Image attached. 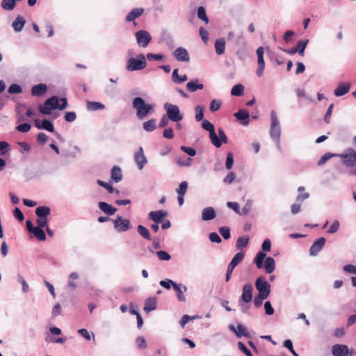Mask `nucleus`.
I'll list each match as a JSON object with an SVG mask.
<instances>
[{"mask_svg":"<svg viewBox=\"0 0 356 356\" xmlns=\"http://www.w3.org/2000/svg\"><path fill=\"white\" fill-rule=\"evenodd\" d=\"M333 356H348L349 350L346 345L335 344L332 347Z\"/></svg>","mask_w":356,"mask_h":356,"instance_id":"2eb2a0df","label":"nucleus"},{"mask_svg":"<svg viewBox=\"0 0 356 356\" xmlns=\"http://www.w3.org/2000/svg\"><path fill=\"white\" fill-rule=\"evenodd\" d=\"M209 240L213 243H220L222 240L220 236L216 232H211L209 234Z\"/></svg>","mask_w":356,"mask_h":356,"instance_id":"bf43d9fd","label":"nucleus"},{"mask_svg":"<svg viewBox=\"0 0 356 356\" xmlns=\"http://www.w3.org/2000/svg\"><path fill=\"white\" fill-rule=\"evenodd\" d=\"M25 19L23 17L18 15L13 22L12 26L16 32L21 31L24 26Z\"/></svg>","mask_w":356,"mask_h":356,"instance_id":"aec40b11","label":"nucleus"},{"mask_svg":"<svg viewBox=\"0 0 356 356\" xmlns=\"http://www.w3.org/2000/svg\"><path fill=\"white\" fill-rule=\"evenodd\" d=\"M255 287L258 295L263 298H267L270 292V285L262 276L259 277L255 282Z\"/></svg>","mask_w":356,"mask_h":356,"instance_id":"423d86ee","label":"nucleus"},{"mask_svg":"<svg viewBox=\"0 0 356 356\" xmlns=\"http://www.w3.org/2000/svg\"><path fill=\"white\" fill-rule=\"evenodd\" d=\"M227 207L233 209L236 213L241 215V212L240 211V207L237 202H228L227 203Z\"/></svg>","mask_w":356,"mask_h":356,"instance_id":"6e6d98bb","label":"nucleus"},{"mask_svg":"<svg viewBox=\"0 0 356 356\" xmlns=\"http://www.w3.org/2000/svg\"><path fill=\"white\" fill-rule=\"evenodd\" d=\"M67 106V102L65 97L58 98L57 96H53L47 99L44 104L39 105V111L42 115H50L52 110H64Z\"/></svg>","mask_w":356,"mask_h":356,"instance_id":"f257e3e1","label":"nucleus"},{"mask_svg":"<svg viewBox=\"0 0 356 356\" xmlns=\"http://www.w3.org/2000/svg\"><path fill=\"white\" fill-rule=\"evenodd\" d=\"M147 62L143 54L137 56L136 58H130L127 61L126 69L129 72L138 71L144 69L146 67Z\"/></svg>","mask_w":356,"mask_h":356,"instance_id":"20e7f679","label":"nucleus"},{"mask_svg":"<svg viewBox=\"0 0 356 356\" xmlns=\"http://www.w3.org/2000/svg\"><path fill=\"white\" fill-rule=\"evenodd\" d=\"M252 200H248L245 206L243 207L241 215H248L252 209Z\"/></svg>","mask_w":356,"mask_h":356,"instance_id":"49530a36","label":"nucleus"},{"mask_svg":"<svg viewBox=\"0 0 356 356\" xmlns=\"http://www.w3.org/2000/svg\"><path fill=\"white\" fill-rule=\"evenodd\" d=\"M258 61V69L257 70L256 74L258 76H261L265 68V62L264 56L257 57Z\"/></svg>","mask_w":356,"mask_h":356,"instance_id":"4c0bfd02","label":"nucleus"},{"mask_svg":"<svg viewBox=\"0 0 356 356\" xmlns=\"http://www.w3.org/2000/svg\"><path fill=\"white\" fill-rule=\"evenodd\" d=\"M202 126L204 129L209 132V134L215 131L214 126L207 120L202 121Z\"/></svg>","mask_w":356,"mask_h":356,"instance_id":"a18cd8bd","label":"nucleus"},{"mask_svg":"<svg viewBox=\"0 0 356 356\" xmlns=\"http://www.w3.org/2000/svg\"><path fill=\"white\" fill-rule=\"evenodd\" d=\"M156 255L160 260L168 261L170 259V255L167 252L163 250L157 251Z\"/></svg>","mask_w":356,"mask_h":356,"instance_id":"864d4df0","label":"nucleus"},{"mask_svg":"<svg viewBox=\"0 0 356 356\" xmlns=\"http://www.w3.org/2000/svg\"><path fill=\"white\" fill-rule=\"evenodd\" d=\"M266 256V253L262 251H260L259 252L257 253L254 259V262L258 268H261L263 267V262Z\"/></svg>","mask_w":356,"mask_h":356,"instance_id":"f704fd0d","label":"nucleus"},{"mask_svg":"<svg viewBox=\"0 0 356 356\" xmlns=\"http://www.w3.org/2000/svg\"><path fill=\"white\" fill-rule=\"evenodd\" d=\"M65 121L72 122H74L76 118V115L74 112H67L64 117Z\"/></svg>","mask_w":356,"mask_h":356,"instance_id":"052dcab7","label":"nucleus"},{"mask_svg":"<svg viewBox=\"0 0 356 356\" xmlns=\"http://www.w3.org/2000/svg\"><path fill=\"white\" fill-rule=\"evenodd\" d=\"M79 278V275L77 273H72L69 275V282L67 283V286L70 289V290H74L76 288V283L73 281L77 280Z\"/></svg>","mask_w":356,"mask_h":356,"instance_id":"c9c22d12","label":"nucleus"},{"mask_svg":"<svg viewBox=\"0 0 356 356\" xmlns=\"http://www.w3.org/2000/svg\"><path fill=\"white\" fill-rule=\"evenodd\" d=\"M31 127L30 124L23 123V124L18 125L16 127V129L19 132L26 133V132L29 131V130L31 129Z\"/></svg>","mask_w":356,"mask_h":356,"instance_id":"603ef678","label":"nucleus"},{"mask_svg":"<svg viewBox=\"0 0 356 356\" xmlns=\"http://www.w3.org/2000/svg\"><path fill=\"white\" fill-rule=\"evenodd\" d=\"M253 287L250 284H246L243 287L241 300L245 303H248L252 300Z\"/></svg>","mask_w":356,"mask_h":356,"instance_id":"ddd939ff","label":"nucleus"},{"mask_svg":"<svg viewBox=\"0 0 356 356\" xmlns=\"http://www.w3.org/2000/svg\"><path fill=\"white\" fill-rule=\"evenodd\" d=\"M264 309L266 314L270 316L274 314V309L269 301L264 303Z\"/></svg>","mask_w":356,"mask_h":356,"instance_id":"680f3d73","label":"nucleus"},{"mask_svg":"<svg viewBox=\"0 0 356 356\" xmlns=\"http://www.w3.org/2000/svg\"><path fill=\"white\" fill-rule=\"evenodd\" d=\"M134 161L137 165L138 168L141 170L143 169L147 160L144 154L143 149L140 147L138 150L135 153Z\"/></svg>","mask_w":356,"mask_h":356,"instance_id":"9b49d317","label":"nucleus"},{"mask_svg":"<svg viewBox=\"0 0 356 356\" xmlns=\"http://www.w3.org/2000/svg\"><path fill=\"white\" fill-rule=\"evenodd\" d=\"M38 217L47 218L50 213V208L48 207H39L35 210Z\"/></svg>","mask_w":356,"mask_h":356,"instance_id":"7c9ffc66","label":"nucleus"},{"mask_svg":"<svg viewBox=\"0 0 356 356\" xmlns=\"http://www.w3.org/2000/svg\"><path fill=\"white\" fill-rule=\"evenodd\" d=\"M143 128L145 131H146L147 132H151V131H154L156 128V120L152 118V119H150V120L143 122Z\"/></svg>","mask_w":356,"mask_h":356,"instance_id":"bb28decb","label":"nucleus"},{"mask_svg":"<svg viewBox=\"0 0 356 356\" xmlns=\"http://www.w3.org/2000/svg\"><path fill=\"white\" fill-rule=\"evenodd\" d=\"M188 188V183L186 181H182L179 187L176 189V192L178 195H184Z\"/></svg>","mask_w":356,"mask_h":356,"instance_id":"37998d69","label":"nucleus"},{"mask_svg":"<svg viewBox=\"0 0 356 356\" xmlns=\"http://www.w3.org/2000/svg\"><path fill=\"white\" fill-rule=\"evenodd\" d=\"M203 84L200 83L198 79H195L187 83L186 89H203Z\"/></svg>","mask_w":356,"mask_h":356,"instance_id":"72a5a7b5","label":"nucleus"},{"mask_svg":"<svg viewBox=\"0 0 356 356\" xmlns=\"http://www.w3.org/2000/svg\"><path fill=\"white\" fill-rule=\"evenodd\" d=\"M87 109L88 111H97V110H102L105 108V106L97 102H87Z\"/></svg>","mask_w":356,"mask_h":356,"instance_id":"c85d7f7f","label":"nucleus"},{"mask_svg":"<svg viewBox=\"0 0 356 356\" xmlns=\"http://www.w3.org/2000/svg\"><path fill=\"white\" fill-rule=\"evenodd\" d=\"M219 232L225 239L230 238V230L227 227H220Z\"/></svg>","mask_w":356,"mask_h":356,"instance_id":"3c124183","label":"nucleus"},{"mask_svg":"<svg viewBox=\"0 0 356 356\" xmlns=\"http://www.w3.org/2000/svg\"><path fill=\"white\" fill-rule=\"evenodd\" d=\"M338 154H331V153H327V154H325V155H323L321 159L318 161V165H323L325 162H327L329 159H330L331 158H332L333 156H337Z\"/></svg>","mask_w":356,"mask_h":356,"instance_id":"09e8293b","label":"nucleus"},{"mask_svg":"<svg viewBox=\"0 0 356 356\" xmlns=\"http://www.w3.org/2000/svg\"><path fill=\"white\" fill-rule=\"evenodd\" d=\"M216 211L211 207H207L202 210V219L204 221H208L216 217Z\"/></svg>","mask_w":356,"mask_h":356,"instance_id":"a211bd4d","label":"nucleus"},{"mask_svg":"<svg viewBox=\"0 0 356 356\" xmlns=\"http://www.w3.org/2000/svg\"><path fill=\"white\" fill-rule=\"evenodd\" d=\"M144 13V9L138 8L132 9L126 17L127 22L134 21L135 19L140 17Z\"/></svg>","mask_w":356,"mask_h":356,"instance_id":"6ab92c4d","label":"nucleus"},{"mask_svg":"<svg viewBox=\"0 0 356 356\" xmlns=\"http://www.w3.org/2000/svg\"><path fill=\"white\" fill-rule=\"evenodd\" d=\"M40 129H44L51 133L54 131V127L53 124L47 119H44L42 121Z\"/></svg>","mask_w":356,"mask_h":356,"instance_id":"ea45409f","label":"nucleus"},{"mask_svg":"<svg viewBox=\"0 0 356 356\" xmlns=\"http://www.w3.org/2000/svg\"><path fill=\"white\" fill-rule=\"evenodd\" d=\"M204 107L201 106H197L195 108V119L197 121H200L203 120L204 118Z\"/></svg>","mask_w":356,"mask_h":356,"instance_id":"de8ad7c7","label":"nucleus"},{"mask_svg":"<svg viewBox=\"0 0 356 356\" xmlns=\"http://www.w3.org/2000/svg\"><path fill=\"white\" fill-rule=\"evenodd\" d=\"M188 79V76L184 74L182 76H179L178 74V69H175L172 72V81L177 84H180L181 83H184Z\"/></svg>","mask_w":356,"mask_h":356,"instance_id":"393cba45","label":"nucleus"},{"mask_svg":"<svg viewBox=\"0 0 356 356\" xmlns=\"http://www.w3.org/2000/svg\"><path fill=\"white\" fill-rule=\"evenodd\" d=\"M1 6L5 10H13L16 6V0H2Z\"/></svg>","mask_w":356,"mask_h":356,"instance_id":"c756f323","label":"nucleus"},{"mask_svg":"<svg viewBox=\"0 0 356 356\" xmlns=\"http://www.w3.org/2000/svg\"><path fill=\"white\" fill-rule=\"evenodd\" d=\"M343 270L348 273H353L356 275V266L352 264H348L343 267Z\"/></svg>","mask_w":356,"mask_h":356,"instance_id":"774afa93","label":"nucleus"},{"mask_svg":"<svg viewBox=\"0 0 356 356\" xmlns=\"http://www.w3.org/2000/svg\"><path fill=\"white\" fill-rule=\"evenodd\" d=\"M173 56L179 62H188L190 56L186 49L178 47L173 52Z\"/></svg>","mask_w":356,"mask_h":356,"instance_id":"f8f14e48","label":"nucleus"},{"mask_svg":"<svg viewBox=\"0 0 356 356\" xmlns=\"http://www.w3.org/2000/svg\"><path fill=\"white\" fill-rule=\"evenodd\" d=\"M138 234L144 238L150 241L152 239L149 230L143 225H139L137 227Z\"/></svg>","mask_w":356,"mask_h":356,"instance_id":"2f4dec72","label":"nucleus"},{"mask_svg":"<svg viewBox=\"0 0 356 356\" xmlns=\"http://www.w3.org/2000/svg\"><path fill=\"white\" fill-rule=\"evenodd\" d=\"M133 108L136 111V116L139 120L145 118L148 113L153 110L154 105L147 104L141 97H136L132 102Z\"/></svg>","mask_w":356,"mask_h":356,"instance_id":"f03ea898","label":"nucleus"},{"mask_svg":"<svg viewBox=\"0 0 356 356\" xmlns=\"http://www.w3.org/2000/svg\"><path fill=\"white\" fill-rule=\"evenodd\" d=\"M197 17L199 19L204 22L205 23L209 22V18L207 15L205 8L203 6H200L197 9Z\"/></svg>","mask_w":356,"mask_h":356,"instance_id":"a19ab883","label":"nucleus"},{"mask_svg":"<svg viewBox=\"0 0 356 356\" xmlns=\"http://www.w3.org/2000/svg\"><path fill=\"white\" fill-rule=\"evenodd\" d=\"M159 284L161 286L164 287L165 289H170L171 286L173 287V284L176 283L171 280H161Z\"/></svg>","mask_w":356,"mask_h":356,"instance_id":"13d9d810","label":"nucleus"},{"mask_svg":"<svg viewBox=\"0 0 356 356\" xmlns=\"http://www.w3.org/2000/svg\"><path fill=\"white\" fill-rule=\"evenodd\" d=\"M281 135V127L275 111L270 112V136L275 141L277 149H280V138Z\"/></svg>","mask_w":356,"mask_h":356,"instance_id":"7ed1b4c3","label":"nucleus"},{"mask_svg":"<svg viewBox=\"0 0 356 356\" xmlns=\"http://www.w3.org/2000/svg\"><path fill=\"white\" fill-rule=\"evenodd\" d=\"M235 334L238 337H248L249 335L247 328L242 324L237 325Z\"/></svg>","mask_w":356,"mask_h":356,"instance_id":"e433bc0d","label":"nucleus"},{"mask_svg":"<svg viewBox=\"0 0 356 356\" xmlns=\"http://www.w3.org/2000/svg\"><path fill=\"white\" fill-rule=\"evenodd\" d=\"M77 332L87 341H90L91 339V335L86 329H79Z\"/></svg>","mask_w":356,"mask_h":356,"instance_id":"4d7b16f0","label":"nucleus"},{"mask_svg":"<svg viewBox=\"0 0 356 356\" xmlns=\"http://www.w3.org/2000/svg\"><path fill=\"white\" fill-rule=\"evenodd\" d=\"M136 38L138 44L142 47H146L151 42L152 37L149 33L145 30H140L136 33Z\"/></svg>","mask_w":356,"mask_h":356,"instance_id":"9d476101","label":"nucleus"},{"mask_svg":"<svg viewBox=\"0 0 356 356\" xmlns=\"http://www.w3.org/2000/svg\"><path fill=\"white\" fill-rule=\"evenodd\" d=\"M122 170L118 166H114L111 171V178L115 182H119L122 179Z\"/></svg>","mask_w":356,"mask_h":356,"instance_id":"cd10ccee","label":"nucleus"},{"mask_svg":"<svg viewBox=\"0 0 356 356\" xmlns=\"http://www.w3.org/2000/svg\"><path fill=\"white\" fill-rule=\"evenodd\" d=\"M163 40L170 49H172L174 47V41L172 36L166 35L163 38Z\"/></svg>","mask_w":356,"mask_h":356,"instance_id":"0e129e2a","label":"nucleus"},{"mask_svg":"<svg viewBox=\"0 0 356 356\" xmlns=\"http://www.w3.org/2000/svg\"><path fill=\"white\" fill-rule=\"evenodd\" d=\"M156 308V299L155 298H149L145 300L144 310L146 312H152Z\"/></svg>","mask_w":356,"mask_h":356,"instance_id":"b1692460","label":"nucleus"},{"mask_svg":"<svg viewBox=\"0 0 356 356\" xmlns=\"http://www.w3.org/2000/svg\"><path fill=\"white\" fill-rule=\"evenodd\" d=\"M32 233L40 241H44L46 239L45 233L40 227H35Z\"/></svg>","mask_w":356,"mask_h":356,"instance_id":"58836bf2","label":"nucleus"},{"mask_svg":"<svg viewBox=\"0 0 356 356\" xmlns=\"http://www.w3.org/2000/svg\"><path fill=\"white\" fill-rule=\"evenodd\" d=\"M339 226H340L339 222L337 220H335L333 222L332 225L330 226V227L328 230V233L334 234V233L337 232L339 228Z\"/></svg>","mask_w":356,"mask_h":356,"instance_id":"69168bd1","label":"nucleus"},{"mask_svg":"<svg viewBox=\"0 0 356 356\" xmlns=\"http://www.w3.org/2000/svg\"><path fill=\"white\" fill-rule=\"evenodd\" d=\"M114 228L118 232H124L131 228L130 220L122 218L121 216H117L113 220Z\"/></svg>","mask_w":356,"mask_h":356,"instance_id":"6e6552de","label":"nucleus"},{"mask_svg":"<svg viewBox=\"0 0 356 356\" xmlns=\"http://www.w3.org/2000/svg\"><path fill=\"white\" fill-rule=\"evenodd\" d=\"M337 156L342 159L343 163L347 167H353L356 163V152L352 148L348 149Z\"/></svg>","mask_w":356,"mask_h":356,"instance_id":"0eeeda50","label":"nucleus"},{"mask_svg":"<svg viewBox=\"0 0 356 356\" xmlns=\"http://www.w3.org/2000/svg\"><path fill=\"white\" fill-rule=\"evenodd\" d=\"M167 211L164 210L151 211L148 214V219L156 223H160L162 222L163 219L167 216Z\"/></svg>","mask_w":356,"mask_h":356,"instance_id":"4468645a","label":"nucleus"},{"mask_svg":"<svg viewBox=\"0 0 356 356\" xmlns=\"http://www.w3.org/2000/svg\"><path fill=\"white\" fill-rule=\"evenodd\" d=\"M238 347L240 350H241L246 356H253L251 352L245 347V346L242 342L238 343Z\"/></svg>","mask_w":356,"mask_h":356,"instance_id":"338daca9","label":"nucleus"},{"mask_svg":"<svg viewBox=\"0 0 356 356\" xmlns=\"http://www.w3.org/2000/svg\"><path fill=\"white\" fill-rule=\"evenodd\" d=\"M244 257V254L243 252L236 253L231 262L229 264L227 270V274L225 277V281L229 282L232 275V273L234 269V268L242 261Z\"/></svg>","mask_w":356,"mask_h":356,"instance_id":"1a4fd4ad","label":"nucleus"},{"mask_svg":"<svg viewBox=\"0 0 356 356\" xmlns=\"http://www.w3.org/2000/svg\"><path fill=\"white\" fill-rule=\"evenodd\" d=\"M163 137L167 139H172L175 137L173 130L171 127H167L163 133Z\"/></svg>","mask_w":356,"mask_h":356,"instance_id":"5fc2aeb1","label":"nucleus"},{"mask_svg":"<svg viewBox=\"0 0 356 356\" xmlns=\"http://www.w3.org/2000/svg\"><path fill=\"white\" fill-rule=\"evenodd\" d=\"M308 42V39L299 40L296 46V53H298L300 56H303L305 49L307 47Z\"/></svg>","mask_w":356,"mask_h":356,"instance_id":"a878e982","label":"nucleus"},{"mask_svg":"<svg viewBox=\"0 0 356 356\" xmlns=\"http://www.w3.org/2000/svg\"><path fill=\"white\" fill-rule=\"evenodd\" d=\"M234 163V156L232 153L229 152L227 155L226 162H225V166L227 170H230Z\"/></svg>","mask_w":356,"mask_h":356,"instance_id":"8fccbe9b","label":"nucleus"},{"mask_svg":"<svg viewBox=\"0 0 356 356\" xmlns=\"http://www.w3.org/2000/svg\"><path fill=\"white\" fill-rule=\"evenodd\" d=\"M325 243V238L321 237L318 238L311 246L309 253L312 256H316L322 250Z\"/></svg>","mask_w":356,"mask_h":356,"instance_id":"dca6fc26","label":"nucleus"},{"mask_svg":"<svg viewBox=\"0 0 356 356\" xmlns=\"http://www.w3.org/2000/svg\"><path fill=\"white\" fill-rule=\"evenodd\" d=\"M221 105V102L219 100L213 99L210 104V110L211 111H218Z\"/></svg>","mask_w":356,"mask_h":356,"instance_id":"e2e57ef3","label":"nucleus"},{"mask_svg":"<svg viewBox=\"0 0 356 356\" xmlns=\"http://www.w3.org/2000/svg\"><path fill=\"white\" fill-rule=\"evenodd\" d=\"M249 243V237L248 236L239 237L236 243V247L237 249L240 250L248 245Z\"/></svg>","mask_w":356,"mask_h":356,"instance_id":"473e14b6","label":"nucleus"},{"mask_svg":"<svg viewBox=\"0 0 356 356\" xmlns=\"http://www.w3.org/2000/svg\"><path fill=\"white\" fill-rule=\"evenodd\" d=\"M209 138L211 139L212 144L215 147L218 148L221 147L222 142L221 141L220 139L218 138L215 131L209 134Z\"/></svg>","mask_w":356,"mask_h":356,"instance_id":"79ce46f5","label":"nucleus"},{"mask_svg":"<svg viewBox=\"0 0 356 356\" xmlns=\"http://www.w3.org/2000/svg\"><path fill=\"white\" fill-rule=\"evenodd\" d=\"M163 107L166 111V115L171 121L177 123L183 120L184 116L178 106L167 102Z\"/></svg>","mask_w":356,"mask_h":356,"instance_id":"39448f33","label":"nucleus"},{"mask_svg":"<svg viewBox=\"0 0 356 356\" xmlns=\"http://www.w3.org/2000/svg\"><path fill=\"white\" fill-rule=\"evenodd\" d=\"M225 40L224 38H221L217 39L215 42V49L216 52L218 55H221L224 54L225 51Z\"/></svg>","mask_w":356,"mask_h":356,"instance_id":"4be33fe9","label":"nucleus"},{"mask_svg":"<svg viewBox=\"0 0 356 356\" xmlns=\"http://www.w3.org/2000/svg\"><path fill=\"white\" fill-rule=\"evenodd\" d=\"M234 116L239 121H241V124L244 126H247L249 124L250 120V114L249 113L244 110L241 109L238 112L234 114Z\"/></svg>","mask_w":356,"mask_h":356,"instance_id":"f3484780","label":"nucleus"},{"mask_svg":"<svg viewBox=\"0 0 356 356\" xmlns=\"http://www.w3.org/2000/svg\"><path fill=\"white\" fill-rule=\"evenodd\" d=\"M173 289L177 293V298L179 301L184 302L186 300L185 296L180 286L176 283L173 284Z\"/></svg>","mask_w":356,"mask_h":356,"instance_id":"c03bdc74","label":"nucleus"},{"mask_svg":"<svg viewBox=\"0 0 356 356\" xmlns=\"http://www.w3.org/2000/svg\"><path fill=\"white\" fill-rule=\"evenodd\" d=\"M267 273H272L275 268V262L273 258L267 257L265 260L264 265H263Z\"/></svg>","mask_w":356,"mask_h":356,"instance_id":"5701e85b","label":"nucleus"},{"mask_svg":"<svg viewBox=\"0 0 356 356\" xmlns=\"http://www.w3.org/2000/svg\"><path fill=\"white\" fill-rule=\"evenodd\" d=\"M99 208L105 213L108 215H113L117 209L104 202H100L99 203Z\"/></svg>","mask_w":356,"mask_h":356,"instance_id":"412c9836","label":"nucleus"}]
</instances>
